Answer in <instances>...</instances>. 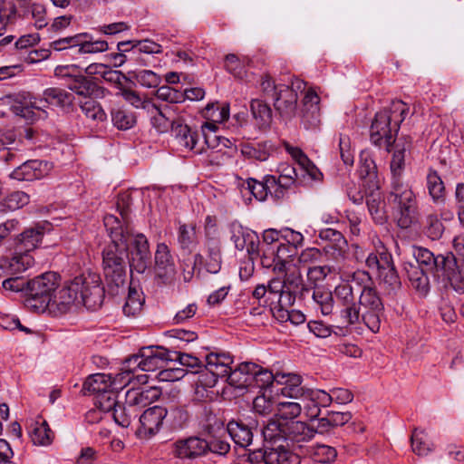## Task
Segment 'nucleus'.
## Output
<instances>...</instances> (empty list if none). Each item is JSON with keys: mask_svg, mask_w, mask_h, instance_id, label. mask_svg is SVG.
Instances as JSON below:
<instances>
[{"mask_svg": "<svg viewBox=\"0 0 464 464\" xmlns=\"http://www.w3.org/2000/svg\"><path fill=\"white\" fill-rule=\"evenodd\" d=\"M408 114L409 106L401 100L393 101L388 109L377 112L370 129L371 141L390 151L400 125Z\"/></svg>", "mask_w": 464, "mask_h": 464, "instance_id": "obj_1", "label": "nucleus"}, {"mask_svg": "<svg viewBox=\"0 0 464 464\" xmlns=\"http://www.w3.org/2000/svg\"><path fill=\"white\" fill-rule=\"evenodd\" d=\"M388 202L392 208L394 219L401 228H409L417 219L416 196L408 183L401 179H392Z\"/></svg>", "mask_w": 464, "mask_h": 464, "instance_id": "obj_2", "label": "nucleus"}, {"mask_svg": "<svg viewBox=\"0 0 464 464\" xmlns=\"http://www.w3.org/2000/svg\"><path fill=\"white\" fill-rule=\"evenodd\" d=\"M266 441H283L291 443L306 442L314 436V426L304 421H268L261 430Z\"/></svg>", "mask_w": 464, "mask_h": 464, "instance_id": "obj_3", "label": "nucleus"}, {"mask_svg": "<svg viewBox=\"0 0 464 464\" xmlns=\"http://www.w3.org/2000/svg\"><path fill=\"white\" fill-rule=\"evenodd\" d=\"M260 88L265 96L274 101V107L282 117L292 119L295 116L298 96L289 85L276 83L270 75L265 74L261 76Z\"/></svg>", "mask_w": 464, "mask_h": 464, "instance_id": "obj_4", "label": "nucleus"}, {"mask_svg": "<svg viewBox=\"0 0 464 464\" xmlns=\"http://www.w3.org/2000/svg\"><path fill=\"white\" fill-rule=\"evenodd\" d=\"M56 273L48 272L28 281L25 304L36 311H44L58 286Z\"/></svg>", "mask_w": 464, "mask_h": 464, "instance_id": "obj_5", "label": "nucleus"}, {"mask_svg": "<svg viewBox=\"0 0 464 464\" xmlns=\"http://www.w3.org/2000/svg\"><path fill=\"white\" fill-rule=\"evenodd\" d=\"M126 243H111L102 252V266L106 280L109 284L119 287L126 279Z\"/></svg>", "mask_w": 464, "mask_h": 464, "instance_id": "obj_6", "label": "nucleus"}, {"mask_svg": "<svg viewBox=\"0 0 464 464\" xmlns=\"http://www.w3.org/2000/svg\"><path fill=\"white\" fill-rule=\"evenodd\" d=\"M72 282L78 292L81 304L90 310H96L102 306L105 294L100 275L87 271L75 276Z\"/></svg>", "mask_w": 464, "mask_h": 464, "instance_id": "obj_7", "label": "nucleus"}, {"mask_svg": "<svg viewBox=\"0 0 464 464\" xmlns=\"http://www.w3.org/2000/svg\"><path fill=\"white\" fill-rule=\"evenodd\" d=\"M355 275L351 282H343L335 286L334 295L341 306L340 317L343 323L354 325L360 323V308L358 307L357 286L353 285Z\"/></svg>", "mask_w": 464, "mask_h": 464, "instance_id": "obj_8", "label": "nucleus"}, {"mask_svg": "<svg viewBox=\"0 0 464 464\" xmlns=\"http://www.w3.org/2000/svg\"><path fill=\"white\" fill-rule=\"evenodd\" d=\"M365 263L369 269L377 274L382 283L387 285L389 290L400 288L401 280L395 270L392 255L383 246L377 250V253L369 254Z\"/></svg>", "mask_w": 464, "mask_h": 464, "instance_id": "obj_9", "label": "nucleus"}, {"mask_svg": "<svg viewBox=\"0 0 464 464\" xmlns=\"http://www.w3.org/2000/svg\"><path fill=\"white\" fill-rule=\"evenodd\" d=\"M264 448L249 450L248 459L254 462L264 461L266 464H299L298 455L291 452L283 441H266Z\"/></svg>", "mask_w": 464, "mask_h": 464, "instance_id": "obj_10", "label": "nucleus"}, {"mask_svg": "<svg viewBox=\"0 0 464 464\" xmlns=\"http://www.w3.org/2000/svg\"><path fill=\"white\" fill-rule=\"evenodd\" d=\"M234 360L229 353H210L206 355L203 369L206 372L199 375L198 382L207 388L214 387L218 378H226L230 372Z\"/></svg>", "mask_w": 464, "mask_h": 464, "instance_id": "obj_11", "label": "nucleus"}, {"mask_svg": "<svg viewBox=\"0 0 464 464\" xmlns=\"http://www.w3.org/2000/svg\"><path fill=\"white\" fill-rule=\"evenodd\" d=\"M130 252V272L144 273L150 264V251L147 237L140 233L130 234L126 240V253Z\"/></svg>", "mask_w": 464, "mask_h": 464, "instance_id": "obj_12", "label": "nucleus"}, {"mask_svg": "<svg viewBox=\"0 0 464 464\" xmlns=\"http://www.w3.org/2000/svg\"><path fill=\"white\" fill-rule=\"evenodd\" d=\"M170 351L163 347H143L139 353L129 357V363L142 372L161 370L170 362Z\"/></svg>", "mask_w": 464, "mask_h": 464, "instance_id": "obj_13", "label": "nucleus"}, {"mask_svg": "<svg viewBox=\"0 0 464 464\" xmlns=\"http://www.w3.org/2000/svg\"><path fill=\"white\" fill-rule=\"evenodd\" d=\"M117 208L121 216V219L111 214H108L103 218V223L107 232L111 239V243H126L131 230L129 226V208L121 206L120 200Z\"/></svg>", "mask_w": 464, "mask_h": 464, "instance_id": "obj_14", "label": "nucleus"}, {"mask_svg": "<svg viewBox=\"0 0 464 464\" xmlns=\"http://www.w3.org/2000/svg\"><path fill=\"white\" fill-rule=\"evenodd\" d=\"M412 255L419 264L418 266L430 274H436L442 271L447 264L448 266L453 265V255L451 253L435 256L428 248L415 246L413 247Z\"/></svg>", "mask_w": 464, "mask_h": 464, "instance_id": "obj_15", "label": "nucleus"}, {"mask_svg": "<svg viewBox=\"0 0 464 464\" xmlns=\"http://www.w3.org/2000/svg\"><path fill=\"white\" fill-rule=\"evenodd\" d=\"M167 415V409L160 406H153L147 409L140 417V427L137 435L141 439H150L157 434Z\"/></svg>", "mask_w": 464, "mask_h": 464, "instance_id": "obj_16", "label": "nucleus"}, {"mask_svg": "<svg viewBox=\"0 0 464 464\" xmlns=\"http://www.w3.org/2000/svg\"><path fill=\"white\" fill-rule=\"evenodd\" d=\"M53 163L47 160H26L11 173V177L21 181H33L47 176L53 169Z\"/></svg>", "mask_w": 464, "mask_h": 464, "instance_id": "obj_17", "label": "nucleus"}, {"mask_svg": "<svg viewBox=\"0 0 464 464\" xmlns=\"http://www.w3.org/2000/svg\"><path fill=\"white\" fill-rule=\"evenodd\" d=\"M303 378L294 372H276V384L281 386L276 392L285 398L302 400L307 388L302 386Z\"/></svg>", "mask_w": 464, "mask_h": 464, "instance_id": "obj_18", "label": "nucleus"}, {"mask_svg": "<svg viewBox=\"0 0 464 464\" xmlns=\"http://www.w3.org/2000/svg\"><path fill=\"white\" fill-rule=\"evenodd\" d=\"M154 271L156 276L164 283L171 281L176 275L174 257L165 243L157 245L154 255Z\"/></svg>", "mask_w": 464, "mask_h": 464, "instance_id": "obj_19", "label": "nucleus"}, {"mask_svg": "<svg viewBox=\"0 0 464 464\" xmlns=\"http://www.w3.org/2000/svg\"><path fill=\"white\" fill-rule=\"evenodd\" d=\"M320 97L313 90L308 89L303 99L300 116L306 130L315 129L320 125Z\"/></svg>", "mask_w": 464, "mask_h": 464, "instance_id": "obj_20", "label": "nucleus"}, {"mask_svg": "<svg viewBox=\"0 0 464 464\" xmlns=\"http://www.w3.org/2000/svg\"><path fill=\"white\" fill-rule=\"evenodd\" d=\"M160 394V390L157 387H132L126 392L125 402L139 413L141 409L157 401Z\"/></svg>", "mask_w": 464, "mask_h": 464, "instance_id": "obj_21", "label": "nucleus"}, {"mask_svg": "<svg viewBox=\"0 0 464 464\" xmlns=\"http://www.w3.org/2000/svg\"><path fill=\"white\" fill-rule=\"evenodd\" d=\"M207 452V440L198 437H189L174 444L173 454L179 459H195Z\"/></svg>", "mask_w": 464, "mask_h": 464, "instance_id": "obj_22", "label": "nucleus"}, {"mask_svg": "<svg viewBox=\"0 0 464 464\" xmlns=\"http://www.w3.org/2000/svg\"><path fill=\"white\" fill-rule=\"evenodd\" d=\"M358 175L363 188H380L381 180L378 176L377 166L367 151H362L360 154Z\"/></svg>", "mask_w": 464, "mask_h": 464, "instance_id": "obj_23", "label": "nucleus"}, {"mask_svg": "<svg viewBox=\"0 0 464 464\" xmlns=\"http://www.w3.org/2000/svg\"><path fill=\"white\" fill-rule=\"evenodd\" d=\"M318 238L325 243L324 249L334 259L343 256L347 241L341 232L333 228H324L319 230Z\"/></svg>", "mask_w": 464, "mask_h": 464, "instance_id": "obj_24", "label": "nucleus"}, {"mask_svg": "<svg viewBox=\"0 0 464 464\" xmlns=\"http://www.w3.org/2000/svg\"><path fill=\"white\" fill-rule=\"evenodd\" d=\"M365 203L368 211L376 224H383L387 219L384 198L380 188H365Z\"/></svg>", "mask_w": 464, "mask_h": 464, "instance_id": "obj_25", "label": "nucleus"}, {"mask_svg": "<svg viewBox=\"0 0 464 464\" xmlns=\"http://www.w3.org/2000/svg\"><path fill=\"white\" fill-rule=\"evenodd\" d=\"M44 235V227L41 225L26 228L15 238V251L28 252L35 249Z\"/></svg>", "mask_w": 464, "mask_h": 464, "instance_id": "obj_26", "label": "nucleus"}, {"mask_svg": "<svg viewBox=\"0 0 464 464\" xmlns=\"http://www.w3.org/2000/svg\"><path fill=\"white\" fill-rule=\"evenodd\" d=\"M145 111L150 115V121L157 131L166 132L169 126L172 128V121H176L172 118V109L169 106L160 108L155 103H147Z\"/></svg>", "mask_w": 464, "mask_h": 464, "instance_id": "obj_27", "label": "nucleus"}, {"mask_svg": "<svg viewBox=\"0 0 464 464\" xmlns=\"http://www.w3.org/2000/svg\"><path fill=\"white\" fill-rule=\"evenodd\" d=\"M254 369H256V363L242 362L234 370L230 368L225 379L231 386L238 389L252 387V370Z\"/></svg>", "mask_w": 464, "mask_h": 464, "instance_id": "obj_28", "label": "nucleus"}, {"mask_svg": "<svg viewBox=\"0 0 464 464\" xmlns=\"http://www.w3.org/2000/svg\"><path fill=\"white\" fill-rule=\"evenodd\" d=\"M34 264V258L29 254L15 251L11 258H5L0 264V269L8 276H16Z\"/></svg>", "mask_w": 464, "mask_h": 464, "instance_id": "obj_29", "label": "nucleus"}, {"mask_svg": "<svg viewBox=\"0 0 464 464\" xmlns=\"http://www.w3.org/2000/svg\"><path fill=\"white\" fill-rule=\"evenodd\" d=\"M426 188L434 204L440 205L445 203V184L438 171L432 168H430L427 171Z\"/></svg>", "mask_w": 464, "mask_h": 464, "instance_id": "obj_30", "label": "nucleus"}, {"mask_svg": "<svg viewBox=\"0 0 464 464\" xmlns=\"http://www.w3.org/2000/svg\"><path fill=\"white\" fill-rule=\"evenodd\" d=\"M275 150L276 147L270 140L261 141L256 144H240V153L243 157L259 161L266 160Z\"/></svg>", "mask_w": 464, "mask_h": 464, "instance_id": "obj_31", "label": "nucleus"}, {"mask_svg": "<svg viewBox=\"0 0 464 464\" xmlns=\"http://www.w3.org/2000/svg\"><path fill=\"white\" fill-rule=\"evenodd\" d=\"M51 304L55 305L61 312H66L74 304H81L79 303L78 292L73 286L72 280L59 291L54 292Z\"/></svg>", "mask_w": 464, "mask_h": 464, "instance_id": "obj_32", "label": "nucleus"}, {"mask_svg": "<svg viewBox=\"0 0 464 464\" xmlns=\"http://www.w3.org/2000/svg\"><path fill=\"white\" fill-rule=\"evenodd\" d=\"M28 433L34 445L47 446L53 441V433L46 420L42 418L31 421Z\"/></svg>", "mask_w": 464, "mask_h": 464, "instance_id": "obj_33", "label": "nucleus"}, {"mask_svg": "<svg viewBox=\"0 0 464 464\" xmlns=\"http://www.w3.org/2000/svg\"><path fill=\"white\" fill-rule=\"evenodd\" d=\"M172 134L175 136L179 144L190 150H196L198 134L193 131L187 124L180 120L172 121Z\"/></svg>", "mask_w": 464, "mask_h": 464, "instance_id": "obj_34", "label": "nucleus"}, {"mask_svg": "<svg viewBox=\"0 0 464 464\" xmlns=\"http://www.w3.org/2000/svg\"><path fill=\"white\" fill-rule=\"evenodd\" d=\"M285 150L298 163L302 170L306 173L313 180H319L322 173L316 166L308 159L301 149L294 147L287 142L284 143Z\"/></svg>", "mask_w": 464, "mask_h": 464, "instance_id": "obj_35", "label": "nucleus"}, {"mask_svg": "<svg viewBox=\"0 0 464 464\" xmlns=\"http://www.w3.org/2000/svg\"><path fill=\"white\" fill-rule=\"evenodd\" d=\"M428 273L429 272L417 266H410L407 269V275L411 287L421 297H425L430 289Z\"/></svg>", "mask_w": 464, "mask_h": 464, "instance_id": "obj_36", "label": "nucleus"}, {"mask_svg": "<svg viewBox=\"0 0 464 464\" xmlns=\"http://www.w3.org/2000/svg\"><path fill=\"white\" fill-rule=\"evenodd\" d=\"M334 293L324 286L314 287L312 299L314 308L320 310L323 315H329L334 308Z\"/></svg>", "mask_w": 464, "mask_h": 464, "instance_id": "obj_37", "label": "nucleus"}, {"mask_svg": "<svg viewBox=\"0 0 464 464\" xmlns=\"http://www.w3.org/2000/svg\"><path fill=\"white\" fill-rule=\"evenodd\" d=\"M111 374L95 373L90 375L83 382L82 391L86 394L100 395L111 389Z\"/></svg>", "mask_w": 464, "mask_h": 464, "instance_id": "obj_38", "label": "nucleus"}, {"mask_svg": "<svg viewBox=\"0 0 464 464\" xmlns=\"http://www.w3.org/2000/svg\"><path fill=\"white\" fill-rule=\"evenodd\" d=\"M208 259L206 261V270L211 274H217L221 268L222 259L220 252V242L218 237H209L206 241Z\"/></svg>", "mask_w": 464, "mask_h": 464, "instance_id": "obj_39", "label": "nucleus"}, {"mask_svg": "<svg viewBox=\"0 0 464 464\" xmlns=\"http://www.w3.org/2000/svg\"><path fill=\"white\" fill-rule=\"evenodd\" d=\"M226 430L234 442L239 447L246 449L251 445L253 431L248 426L238 422H229Z\"/></svg>", "mask_w": 464, "mask_h": 464, "instance_id": "obj_40", "label": "nucleus"}, {"mask_svg": "<svg viewBox=\"0 0 464 464\" xmlns=\"http://www.w3.org/2000/svg\"><path fill=\"white\" fill-rule=\"evenodd\" d=\"M276 419L271 420L270 421H291L295 420L302 411V405L299 402L292 401H276Z\"/></svg>", "mask_w": 464, "mask_h": 464, "instance_id": "obj_41", "label": "nucleus"}, {"mask_svg": "<svg viewBox=\"0 0 464 464\" xmlns=\"http://www.w3.org/2000/svg\"><path fill=\"white\" fill-rule=\"evenodd\" d=\"M177 240L180 248L183 250L192 251L198 244V237L196 234V225L184 224L179 222L177 228Z\"/></svg>", "mask_w": 464, "mask_h": 464, "instance_id": "obj_42", "label": "nucleus"}, {"mask_svg": "<svg viewBox=\"0 0 464 464\" xmlns=\"http://www.w3.org/2000/svg\"><path fill=\"white\" fill-rule=\"evenodd\" d=\"M72 100L73 96L72 93L59 87H50L43 92V101L52 106L63 108L71 105Z\"/></svg>", "mask_w": 464, "mask_h": 464, "instance_id": "obj_43", "label": "nucleus"}, {"mask_svg": "<svg viewBox=\"0 0 464 464\" xmlns=\"http://www.w3.org/2000/svg\"><path fill=\"white\" fill-rule=\"evenodd\" d=\"M296 254V249L280 242L276 245L275 255V265L272 266L275 272H283L290 264H295V259L294 256Z\"/></svg>", "mask_w": 464, "mask_h": 464, "instance_id": "obj_44", "label": "nucleus"}, {"mask_svg": "<svg viewBox=\"0 0 464 464\" xmlns=\"http://www.w3.org/2000/svg\"><path fill=\"white\" fill-rule=\"evenodd\" d=\"M217 432V435L209 433L208 439H205L208 443V451L223 456L230 450V444L226 440L227 431L221 425L218 426Z\"/></svg>", "mask_w": 464, "mask_h": 464, "instance_id": "obj_45", "label": "nucleus"}, {"mask_svg": "<svg viewBox=\"0 0 464 464\" xmlns=\"http://www.w3.org/2000/svg\"><path fill=\"white\" fill-rule=\"evenodd\" d=\"M410 145V140H404L401 142V140H399L395 144V150L390 166L392 175V179H401L404 168L405 151L409 150Z\"/></svg>", "mask_w": 464, "mask_h": 464, "instance_id": "obj_46", "label": "nucleus"}, {"mask_svg": "<svg viewBox=\"0 0 464 464\" xmlns=\"http://www.w3.org/2000/svg\"><path fill=\"white\" fill-rule=\"evenodd\" d=\"M357 293H360L358 299V307L360 310L372 307L375 309L383 307V304L375 288L372 286L362 287L357 285Z\"/></svg>", "mask_w": 464, "mask_h": 464, "instance_id": "obj_47", "label": "nucleus"}, {"mask_svg": "<svg viewBox=\"0 0 464 464\" xmlns=\"http://www.w3.org/2000/svg\"><path fill=\"white\" fill-rule=\"evenodd\" d=\"M241 186L246 188L259 201L266 199L268 194L273 197L272 190L274 189L268 184V175L264 177L263 181H258L252 178L247 179Z\"/></svg>", "mask_w": 464, "mask_h": 464, "instance_id": "obj_48", "label": "nucleus"}, {"mask_svg": "<svg viewBox=\"0 0 464 464\" xmlns=\"http://www.w3.org/2000/svg\"><path fill=\"white\" fill-rule=\"evenodd\" d=\"M411 441L412 451L419 456H426L433 450V444L424 430L415 429Z\"/></svg>", "mask_w": 464, "mask_h": 464, "instance_id": "obj_49", "label": "nucleus"}, {"mask_svg": "<svg viewBox=\"0 0 464 464\" xmlns=\"http://www.w3.org/2000/svg\"><path fill=\"white\" fill-rule=\"evenodd\" d=\"M165 420L171 430H181L188 425L189 414L185 407L171 406L167 410Z\"/></svg>", "mask_w": 464, "mask_h": 464, "instance_id": "obj_50", "label": "nucleus"}, {"mask_svg": "<svg viewBox=\"0 0 464 464\" xmlns=\"http://www.w3.org/2000/svg\"><path fill=\"white\" fill-rule=\"evenodd\" d=\"M251 111L257 126L260 129L269 127L272 121V111L270 107L261 100H253L251 102Z\"/></svg>", "mask_w": 464, "mask_h": 464, "instance_id": "obj_51", "label": "nucleus"}, {"mask_svg": "<svg viewBox=\"0 0 464 464\" xmlns=\"http://www.w3.org/2000/svg\"><path fill=\"white\" fill-rule=\"evenodd\" d=\"M29 203V196L24 191H14L0 201V212L6 213L22 208Z\"/></svg>", "mask_w": 464, "mask_h": 464, "instance_id": "obj_52", "label": "nucleus"}, {"mask_svg": "<svg viewBox=\"0 0 464 464\" xmlns=\"http://www.w3.org/2000/svg\"><path fill=\"white\" fill-rule=\"evenodd\" d=\"M134 370L135 367L133 363H129V358H127L123 362L121 372L117 373L113 377L111 375V389L118 392L124 388L126 385L132 383Z\"/></svg>", "mask_w": 464, "mask_h": 464, "instance_id": "obj_53", "label": "nucleus"}, {"mask_svg": "<svg viewBox=\"0 0 464 464\" xmlns=\"http://www.w3.org/2000/svg\"><path fill=\"white\" fill-rule=\"evenodd\" d=\"M282 273H285L284 281L290 294L291 292H297L299 290H301L302 293L303 291L308 292V289L304 288L303 285L302 274L296 263L290 264Z\"/></svg>", "mask_w": 464, "mask_h": 464, "instance_id": "obj_54", "label": "nucleus"}, {"mask_svg": "<svg viewBox=\"0 0 464 464\" xmlns=\"http://www.w3.org/2000/svg\"><path fill=\"white\" fill-rule=\"evenodd\" d=\"M305 401H310L314 406V409H312L311 415L317 416L319 413L318 407H327L331 404V392H326L323 390H314L307 388V391L303 399V402Z\"/></svg>", "mask_w": 464, "mask_h": 464, "instance_id": "obj_55", "label": "nucleus"}, {"mask_svg": "<svg viewBox=\"0 0 464 464\" xmlns=\"http://www.w3.org/2000/svg\"><path fill=\"white\" fill-rule=\"evenodd\" d=\"M170 362H179L180 365L188 368L194 373H203V362L191 354L170 351Z\"/></svg>", "mask_w": 464, "mask_h": 464, "instance_id": "obj_56", "label": "nucleus"}, {"mask_svg": "<svg viewBox=\"0 0 464 464\" xmlns=\"http://www.w3.org/2000/svg\"><path fill=\"white\" fill-rule=\"evenodd\" d=\"M67 87L77 95L87 98L92 95L96 85L82 74H79L69 81Z\"/></svg>", "mask_w": 464, "mask_h": 464, "instance_id": "obj_57", "label": "nucleus"}, {"mask_svg": "<svg viewBox=\"0 0 464 464\" xmlns=\"http://www.w3.org/2000/svg\"><path fill=\"white\" fill-rule=\"evenodd\" d=\"M144 299L140 293L134 287L130 286L126 302L122 311L126 316H137L142 309Z\"/></svg>", "mask_w": 464, "mask_h": 464, "instance_id": "obj_58", "label": "nucleus"}, {"mask_svg": "<svg viewBox=\"0 0 464 464\" xmlns=\"http://www.w3.org/2000/svg\"><path fill=\"white\" fill-rule=\"evenodd\" d=\"M252 386L258 388L275 387L276 372L265 369L256 364V369L252 370Z\"/></svg>", "mask_w": 464, "mask_h": 464, "instance_id": "obj_59", "label": "nucleus"}, {"mask_svg": "<svg viewBox=\"0 0 464 464\" xmlns=\"http://www.w3.org/2000/svg\"><path fill=\"white\" fill-rule=\"evenodd\" d=\"M447 277L450 286L459 295L464 294V276L460 274L455 256H453V265H448L441 271Z\"/></svg>", "mask_w": 464, "mask_h": 464, "instance_id": "obj_60", "label": "nucleus"}, {"mask_svg": "<svg viewBox=\"0 0 464 464\" xmlns=\"http://www.w3.org/2000/svg\"><path fill=\"white\" fill-rule=\"evenodd\" d=\"M383 314V307L369 308L360 310V322L363 324L373 333L380 330L381 320Z\"/></svg>", "mask_w": 464, "mask_h": 464, "instance_id": "obj_61", "label": "nucleus"}, {"mask_svg": "<svg viewBox=\"0 0 464 464\" xmlns=\"http://www.w3.org/2000/svg\"><path fill=\"white\" fill-rule=\"evenodd\" d=\"M296 183V180L290 179V177H283L278 174V177L268 175V184L272 186L273 197L280 199L285 197V191Z\"/></svg>", "mask_w": 464, "mask_h": 464, "instance_id": "obj_62", "label": "nucleus"}, {"mask_svg": "<svg viewBox=\"0 0 464 464\" xmlns=\"http://www.w3.org/2000/svg\"><path fill=\"white\" fill-rule=\"evenodd\" d=\"M128 74L145 88H156L161 82L160 77L150 70L130 71Z\"/></svg>", "mask_w": 464, "mask_h": 464, "instance_id": "obj_63", "label": "nucleus"}, {"mask_svg": "<svg viewBox=\"0 0 464 464\" xmlns=\"http://www.w3.org/2000/svg\"><path fill=\"white\" fill-rule=\"evenodd\" d=\"M137 415L138 412L133 408L129 407L126 402L119 404L112 412L114 421L123 428L129 427Z\"/></svg>", "mask_w": 464, "mask_h": 464, "instance_id": "obj_64", "label": "nucleus"}]
</instances>
